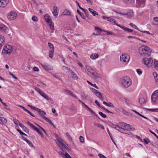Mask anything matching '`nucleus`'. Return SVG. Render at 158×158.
<instances>
[{"label":"nucleus","instance_id":"58836bf2","mask_svg":"<svg viewBox=\"0 0 158 158\" xmlns=\"http://www.w3.org/2000/svg\"><path fill=\"white\" fill-rule=\"evenodd\" d=\"M63 14L64 15H69L71 14V12L69 10H65L64 11Z\"/></svg>","mask_w":158,"mask_h":158},{"label":"nucleus","instance_id":"052dcab7","mask_svg":"<svg viewBox=\"0 0 158 158\" xmlns=\"http://www.w3.org/2000/svg\"><path fill=\"white\" fill-rule=\"evenodd\" d=\"M47 121L51 125L53 126L54 127H55V126L54 125L53 123L50 119H48Z\"/></svg>","mask_w":158,"mask_h":158},{"label":"nucleus","instance_id":"5fc2aeb1","mask_svg":"<svg viewBox=\"0 0 158 158\" xmlns=\"http://www.w3.org/2000/svg\"><path fill=\"white\" fill-rule=\"evenodd\" d=\"M98 155L100 158H107L103 155H102L101 154L99 153L98 154Z\"/></svg>","mask_w":158,"mask_h":158},{"label":"nucleus","instance_id":"4be33fe9","mask_svg":"<svg viewBox=\"0 0 158 158\" xmlns=\"http://www.w3.org/2000/svg\"><path fill=\"white\" fill-rule=\"evenodd\" d=\"M43 67L46 70L48 71L49 70H51V67L50 65H45L43 64H41Z\"/></svg>","mask_w":158,"mask_h":158},{"label":"nucleus","instance_id":"6e6552de","mask_svg":"<svg viewBox=\"0 0 158 158\" xmlns=\"http://www.w3.org/2000/svg\"><path fill=\"white\" fill-rule=\"evenodd\" d=\"M2 52L6 54H10L12 51V48L11 46L9 45H6L4 48Z\"/></svg>","mask_w":158,"mask_h":158},{"label":"nucleus","instance_id":"3c124183","mask_svg":"<svg viewBox=\"0 0 158 158\" xmlns=\"http://www.w3.org/2000/svg\"><path fill=\"white\" fill-rule=\"evenodd\" d=\"M107 106L112 108L114 107V105L110 102L108 103Z\"/></svg>","mask_w":158,"mask_h":158},{"label":"nucleus","instance_id":"a18cd8bd","mask_svg":"<svg viewBox=\"0 0 158 158\" xmlns=\"http://www.w3.org/2000/svg\"><path fill=\"white\" fill-rule=\"evenodd\" d=\"M97 96L98 98H102V95L98 91L95 94Z\"/></svg>","mask_w":158,"mask_h":158},{"label":"nucleus","instance_id":"4d7b16f0","mask_svg":"<svg viewBox=\"0 0 158 158\" xmlns=\"http://www.w3.org/2000/svg\"><path fill=\"white\" fill-rule=\"evenodd\" d=\"M9 73L10 75L11 76L14 78L16 79H18V78H17V77H16L14 74H13L11 73L10 72Z\"/></svg>","mask_w":158,"mask_h":158},{"label":"nucleus","instance_id":"e2e57ef3","mask_svg":"<svg viewBox=\"0 0 158 158\" xmlns=\"http://www.w3.org/2000/svg\"><path fill=\"white\" fill-rule=\"evenodd\" d=\"M95 30H96L99 32H101L102 31L101 29L98 27H95Z\"/></svg>","mask_w":158,"mask_h":158},{"label":"nucleus","instance_id":"864d4df0","mask_svg":"<svg viewBox=\"0 0 158 158\" xmlns=\"http://www.w3.org/2000/svg\"><path fill=\"white\" fill-rule=\"evenodd\" d=\"M137 73L140 75L142 74V71L140 69H137L136 70Z\"/></svg>","mask_w":158,"mask_h":158},{"label":"nucleus","instance_id":"b1692460","mask_svg":"<svg viewBox=\"0 0 158 158\" xmlns=\"http://www.w3.org/2000/svg\"><path fill=\"white\" fill-rule=\"evenodd\" d=\"M20 127L23 129V130L25 132L28 133L29 132V130L25 126L22 124H20Z\"/></svg>","mask_w":158,"mask_h":158},{"label":"nucleus","instance_id":"c9c22d12","mask_svg":"<svg viewBox=\"0 0 158 158\" xmlns=\"http://www.w3.org/2000/svg\"><path fill=\"white\" fill-rule=\"evenodd\" d=\"M121 100L123 101L126 102L127 104H128L129 103V100L127 99L126 97H123L121 98Z\"/></svg>","mask_w":158,"mask_h":158},{"label":"nucleus","instance_id":"0e129e2a","mask_svg":"<svg viewBox=\"0 0 158 158\" xmlns=\"http://www.w3.org/2000/svg\"><path fill=\"white\" fill-rule=\"evenodd\" d=\"M95 102L98 106L99 107H101V105L97 100H96L95 101Z\"/></svg>","mask_w":158,"mask_h":158},{"label":"nucleus","instance_id":"39448f33","mask_svg":"<svg viewBox=\"0 0 158 158\" xmlns=\"http://www.w3.org/2000/svg\"><path fill=\"white\" fill-rule=\"evenodd\" d=\"M57 139L59 143L56 142V143L60 147L62 151L64 152H65V153L67 150L68 151L69 148L68 147L64 144L61 140H59V139H58L57 138Z\"/></svg>","mask_w":158,"mask_h":158},{"label":"nucleus","instance_id":"473e14b6","mask_svg":"<svg viewBox=\"0 0 158 158\" xmlns=\"http://www.w3.org/2000/svg\"><path fill=\"white\" fill-rule=\"evenodd\" d=\"M143 109L152 112H158V109H150L143 108Z\"/></svg>","mask_w":158,"mask_h":158},{"label":"nucleus","instance_id":"774afa93","mask_svg":"<svg viewBox=\"0 0 158 158\" xmlns=\"http://www.w3.org/2000/svg\"><path fill=\"white\" fill-rule=\"evenodd\" d=\"M70 109L74 111L76 110V108H75V106H72L71 107Z\"/></svg>","mask_w":158,"mask_h":158},{"label":"nucleus","instance_id":"2eb2a0df","mask_svg":"<svg viewBox=\"0 0 158 158\" xmlns=\"http://www.w3.org/2000/svg\"><path fill=\"white\" fill-rule=\"evenodd\" d=\"M8 3V1H0V7H5Z\"/></svg>","mask_w":158,"mask_h":158},{"label":"nucleus","instance_id":"6ab92c4d","mask_svg":"<svg viewBox=\"0 0 158 158\" xmlns=\"http://www.w3.org/2000/svg\"><path fill=\"white\" fill-rule=\"evenodd\" d=\"M44 17L45 19L48 23H51V22H52V21L51 19L50 16L48 15H45Z\"/></svg>","mask_w":158,"mask_h":158},{"label":"nucleus","instance_id":"393cba45","mask_svg":"<svg viewBox=\"0 0 158 158\" xmlns=\"http://www.w3.org/2000/svg\"><path fill=\"white\" fill-rule=\"evenodd\" d=\"M40 94L47 100H49V98L47 95L42 91L40 92Z\"/></svg>","mask_w":158,"mask_h":158},{"label":"nucleus","instance_id":"c03bdc74","mask_svg":"<svg viewBox=\"0 0 158 158\" xmlns=\"http://www.w3.org/2000/svg\"><path fill=\"white\" fill-rule=\"evenodd\" d=\"M26 142H27V143L29 145L33 147V145L32 143L29 140L27 139L25 141Z\"/></svg>","mask_w":158,"mask_h":158},{"label":"nucleus","instance_id":"a211bd4d","mask_svg":"<svg viewBox=\"0 0 158 158\" xmlns=\"http://www.w3.org/2000/svg\"><path fill=\"white\" fill-rule=\"evenodd\" d=\"M7 122L6 119L4 117H0V123L1 124L4 125Z\"/></svg>","mask_w":158,"mask_h":158},{"label":"nucleus","instance_id":"de8ad7c7","mask_svg":"<svg viewBox=\"0 0 158 158\" xmlns=\"http://www.w3.org/2000/svg\"><path fill=\"white\" fill-rule=\"evenodd\" d=\"M143 140L145 143L147 144H148L150 142V140L148 138H146L143 139Z\"/></svg>","mask_w":158,"mask_h":158},{"label":"nucleus","instance_id":"8fccbe9b","mask_svg":"<svg viewBox=\"0 0 158 158\" xmlns=\"http://www.w3.org/2000/svg\"><path fill=\"white\" fill-rule=\"evenodd\" d=\"M32 19L34 21H37L38 20V18L35 16L32 17Z\"/></svg>","mask_w":158,"mask_h":158},{"label":"nucleus","instance_id":"2f4dec72","mask_svg":"<svg viewBox=\"0 0 158 158\" xmlns=\"http://www.w3.org/2000/svg\"><path fill=\"white\" fill-rule=\"evenodd\" d=\"M77 12L79 15L82 18L84 19H85V18L84 16V14L83 13H81L79 10H77Z\"/></svg>","mask_w":158,"mask_h":158},{"label":"nucleus","instance_id":"e433bc0d","mask_svg":"<svg viewBox=\"0 0 158 158\" xmlns=\"http://www.w3.org/2000/svg\"><path fill=\"white\" fill-rule=\"evenodd\" d=\"M154 68L156 69H158V61H154L153 64Z\"/></svg>","mask_w":158,"mask_h":158},{"label":"nucleus","instance_id":"f704fd0d","mask_svg":"<svg viewBox=\"0 0 158 158\" xmlns=\"http://www.w3.org/2000/svg\"><path fill=\"white\" fill-rule=\"evenodd\" d=\"M139 102L141 105L146 103L145 100L143 98H140L139 99Z\"/></svg>","mask_w":158,"mask_h":158},{"label":"nucleus","instance_id":"5701e85b","mask_svg":"<svg viewBox=\"0 0 158 158\" xmlns=\"http://www.w3.org/2000/svg\"><path fill=\"white\" fill-rule=\"evenodd\" d=\"M67 94H68L69 95H70L71 96L73 97L76 99H77V96L75 94H74L73 92H72L70 90H67Z\"/></svg>","mask_w":158,"mask_h":158},{"label":"nucleus","instance_id":"37998d69","mask_svg":"<svg viewBox=\"0 0 158 158\" xmlns=\"http://www.w3.org/2000/svg\"><path fill=\"white\" fill-rule=\"evenodd\" d=\"M94 125L95 126H97V127H98L101 128L102 129H104V127L102 126V125L99 124L98 123H95Z\"/></svg>","mask_w":158,"mask_h":158},{"label":"nucleus","instance_id":"69168bd1","mask_svg":"<svg viewBox=\"0 0 158 158\" xmlns=\"http://www.w3.org/2000/svg\"><path fill=\"white\" fill-rule=\"evenodd\" d=\"M153 20L155 22H157L158 23V17H154L153 18Z\"/></svg>","mask_w":158,"mask_h":158},{"label":"nucleus","instance_id":"ea45409f","mask_svg":"<svg viewBox=\"0 0 158 158\" xmlns=\"http://www.w3.org/2000/svg\"><path fill=\"white\" fill-rule=\"evenodd\" d=\"M48 23L49 24L50 27L51 29L52 32L53 33L54 29V25L52 24V22H51V23Z\"/></svg>","mask_w":158,"mask_h":158},{"label":"nucleus","instance_id":"aec40b11","mask_svg":"<svg viewBox=\"0 0 158 158\" xmlns=\"http://www.w3.org/2000/svg\"><path fill=\"white\" fill-rule=\"evenodd\" d=\"M4 42V37L0 35V50L2 47L3 43Z\"/></svg>","mask_w":158,"mask_h":158},{"label":"nucleus","instance_id":"c756f323","mask_svg":"<svg viewBox=\"0 0 158 158\" xmlns=\"http://www.w3.org/2000/svg\"><path fill=\"white\" fill-rule=\"evenodd\" d=\"M129 25L130 26H131L132 27L138 30L139 31L142 32V31L140 30L138 28V27L136 26L135 25V24H133V23H130L129 24Z\"/></svg>","mask_w":158,"mask_h":158},{"label":"nucleus","instance_id":"680f3d73","mask_svg":"<svg viewBox=\"0 0 158 158\" xmlns=\"http://www.w3.org/2000/svg\"><path fill=\"white\" fill-rule=\"evenodd\" d=\"M31 108L33 110L37 111L38 110H40L39 108H37L34 106H31Z\"/></svg>","mask_w":158,"mask_h":158},{"label":"nucleus","instance_id":"f3484780","mask_svg":"<svg viewBox=\"0 0 158 158\" xmlns=\"http://www.w3.org/2000/svg\"><path fill=\"white\" fill-rule=\"evenodd\" d=\"M27 124L28 125L30 126L32 129L34 130L37 132L39 130L37 127L34 126L32 123L28 121L27 122Z\"/></svg>","mask_w":158,"mask_h":158},{"label":"nucleus","instance_id":"bf43d9fd","mask_svg":"<svg viewBox=\"0 0 158 158\" xmlns=\"http://www.w3.org/2000/svg\"><path fill=\"white\" fill-rule=\"evenodd\" d=\"M149 131L151 133L153 134L156 137V138L158 139V136L156 135L155 134L154 132L152 131L151 130H149Z\"/></svg>","mask_w":158,"mask_h":158},{"label":"nucleus","instance_id":"0eeeda50","mask_svg":"<svg viewBox=\"0 0 158 158\" xmlns=\"http://www.w3.org/2000/svg\"><path fill=\"white\" fill-rule=\"evenodd\" d=\"M130 58L129 55L127 54H122L120 56L121 61L123 62H126L127 63L129 62Z\"/></svg>","mask_w":158,"mask_h":158},{"label":"nucleus","instance_id":"412c9836","mask_svg":"<svg viewBox=\"0 0 158 158\" xmlns=\"http://www.w3.org/2000/svg\"><path fill=\"white\" fill-rule=\"evenodd\" d=\"M60 154L64 158H72L68 153L66 152H65V154H64V153L61 152Z\"/></svg>","mask_w":158,"mask_h":158},{"label":"nucleus","instance_id":"c85d7f7f","mask_svg":"<svg viewBox=\"0 0 158 158\" xmlns=\"http://www.w3.org/2000/svg\"><path fill=\"white\" fill-rule=\"evenodd\" d=\"M153 75L154 76L156 83L158 84V74L157 73L154 72L153 73Z\"/></svg>","mask_w":158,"mask_h":158},{"label":"nucleus","instance_id":"9b49d317","mask_svg":"<svg viewBox=\"0 0 158 158\" xmlns=\"http://www.w3.org/2000/svg\"><path fill=\"white\" fill-rule=\"evenodd\" d=\"M136 3L137 7H142L145 5V2L144 1H136Z\"/></svg>","mask_w":158,"mask_h":158},{"label":"nucleus","instance_id":"7c9ffc66","mask_svg":"<svg viewBox=\"0 0 158 158\" xmlns=\"http://www.w3.org/2000/svg\"><path fill=\"white\" fill-rule=\"evenodd\" d=\"M81 98L82 100H86L88 96V95H86L85 94L81 93Z\"/></svg>","mask_w":158,"mask_h":158},{"label":"nucleus","instance_id":"603ef678","mask_svg":"<svg viewBox=\"0 0 158 158\" xmlns=\"http://www.w3.org/2000/svg\"><path fill=\"white\" fill-rule=\"evenodd\" d=\"M90 90L92 91V92H93L94 94H95L98 91L97 90L95 89L91 88H90Z\"/></svg>","mask_w":158,"mask_h":158},{"label":"nucleus","instance_id":"4468645a","mask_svg":"<svg viewBox=\"0 0 158 158\" xmlns=\"http://www.w3.org/2000/svg\"><path fill=\"white\" fill-rule=\"evenodd\" d=\"M54 11L52 12V13L54 16L56 18L58 14V10L57 9V7L56 6H55L53 7Z\"/></svg>","mask_w":158,"mask_h":158},{"label":"nucleus","instance_id":"9d476101","mask_svg":"<svg viewBox=\"0 0 158 158\" xmlns=\"http://www.w3.org/2000/svg\"><path fill=\"white\" fill-rule=\"evenodd\" d=\"M151 99L155 102L157 99H158V90L155 91L151 96Z\"/></svg>","mask_w":158,"mask_h":158},{"label":"nucleus","instance_id":"bb28decb","mask_svg":"<svg viewBox=\"0 0 158 158\" xmlns=\"http://www.w3.org/2000/svg\"><path fill=\"white\" fill-rule=\"evenodd\" d=\"M99 55L97 53L92 54L90 56V58L93 59L95 60L98 57Z\"/></svg>","mask_w":158,"mask_h":158},{"label":"nucleus","instance_id":"a19ab883","mask_svg":"<svg viewBox=\"0 0 158 158\" xmlns=\"http://www.w3.org/2000/svg\"><path fill=\"white\" fill-rule=\"evenodd\" d=\"M53 52L54 50H50L49 52V56L50 58H52V57Z\"/></svg>","mask_w":158,"mask_h":158},{"label":"nucleus","instance_id":"338daca9","mask_svg":"<svg viewBox=\"0 0 158 158\" xmlns=\"http://www.w3.org/2000/svg\"><path fill=\"white\" fill-rule=\"evenodd\" d=\"M33 70L35 71H39V68L36 67H34Z\"/></svg>","mask_w":158,"mask_h":158},{"label":"nucleus","instance_id":"1a4fd4ad","mask_svg":"<svg viewBox=\"0 0 158 158\" xmlns=\"http://www.w3.org/2000/svg\"><path fill=\"white\" fill-rule=\"evenodd\" d=\"M17 16L16 12L14 11H11L10 13L7 16V18L10 20H13L15 19Z\"/></svg>","mask_w":158,"mask_h":158},{"label":"nucleus","instance_id":"dca6fc26","mask_svg":"<svg viewBox=\"0 0 158 158\" xmlns=\"http://www.w3.org/2000/svg\"><path fill=\"white\" fill-rule=\"evenodd\" d=\"M27 124L28 125L30 126L32 129L34 130L37 132L39 130L37 127L34 126L32 123L28 121L27 122Z\"/></svg>","mask_w":158,"mask_h":158},{"label":"nucleus","instance_id":"f8f14e48","mask_svg":"<svg viewBox=\"0 0 158 158\" xmlns=\"http://www.w3.org/2000/svg\"><path fill=\"white\" fill-rule=\"evenodd\" d=\"M69 74L71 75L72 78L74 80H77L78 79V76L77 75L70 69H69Z\"/></svg>","mask_w":158,"mask_h":158},{"label":"nucleus","instance_id":"20e7f679","mask_svg":"<svg viewBox=\"0 0 158 158\" xmlns=\"http://www.w3.org/2000/svg\"><path fill=\"white\" fill-rule=\"evenodd\" d=\"M120 82L123 87L126 88L130 86L132 84L131 79L127 77H122L120 80Z\"/></svg>","mask_w":158,"mask_h":158},{"label":"nucleus","instance_id":"4c0bfd02","mask_svg":"<svg viewBox=\"0 0 158 158\" xmlns=\"http://www.w3.org/2000/svg\"><path fill=\"white\" fill-rule=\"evenodd\" d=\"M48 45L49 47L50 48V50H54V46L50 42L48 43Z\"/></svg>","mask_w":158,"mask_h":158},{"label":"nucleus","instance_id":"09e8293b","mask_svg":"<svg viewBox=\"0 0 158 158\" xmlns=\"http://www.w3.org/2000/svg\"><path fill=\"white\" fill-rule=\"evenodd\" d=\"M99 114L103 118H106V114L103 113L102 112H99Z\"/></svg>","mask_w":158,"mask_h":158},{"label":"nucleus","instance_id":"7ed1b4c3","mask_svg":"<svg viewBox=\"0 0 158 158\" xmlns=\"http://www.w3.org/2000/svg\"><path fill=\"white\" fill-rule=\"evenodd\" d=\"M139 50L140 55L143 56H149L151 52V50L149 48L145 45H143L140 47Z\"/></svg>","mask_w":158,"mask_h":158},{"label":"nucleus","instance_id":"13d9d810","mask_svg":"<svg viewBox=\"0 0 158 158\" xmlns=\"http://www.w3.org/2000/svg\"><path fill=\"white\" fill-rule=\"evenodd\" d=\"M35 89L36 91H37L39 94H40V92H41L42 91L41 90V89H39L37 87H35Z\"/></svg>","mask_w":158,"mask_h":158},{"label":"nucleus","instance_id":"cd10ccee","mask_svg":"<svg viewBox=\"0 0 158 158\" xmlns=\"http://www.w3.org/2000/svg\"><path fill=\"white\" fill-rule=\"evenodd\" d=\"M7 27L3 24L0 25V30L5 32L7 30Z\"/></svg>","mask_w":158,"mask_h":158},{"label":"nucleus","instance_id":"79ce46f5","mask_svg":"<svg viewBox=\"0 0 158 158\" xmlns=\"http://www.w3.org/2000/svg\"><path fill=\"white\" fill-rule=\"evenodd\" d=\"M40 110H38L37 111L40 113V114L42 116L43 115V114L45 115L46 114V112L43 110H42L41 109H39Z\"/></svg>","mask_w":158,"mask_h":158},{"label":"nucleus","instance_id":"f257e3e1","mask_svg":"<svg viewBox=\"0 0 158 158\" xmlns=\"http://www.w3.org/2000/svg\"><path fill=\"white\" fill-rule=\"evenodd\" d=\"M86 71L88 75L94 80L100 82L102 81L101 76L90 67L87 66L85 68Z\"/></svg>","mask_w":158,"mask_h":158},{"label":"nucleus","instance_id":"f03ea898","mask_svg":"<svg viewBox=\"0 0 158 158\" xmlns=\"http://www.w3.org/2000/svg\"><path fill=\"white\" fill-rule=\"evenodd\" d=\"M115 128L121 133H125V131L130 130V125L124 123H119L115 126Z\"/></svg>","mask_w":158,"mask_h":158},{"label":"nucleus","instance_id":"49530a36","mask_svg":"<svg viewBox=\"0 0 158 158\" xmlns=\"http://www.w3.org/2000/svg\"><path fill=\"white\" fill-rule=\"evenodd\" d=\"M83 12H84L85 15V16H86V17H87V18H89V15L88 14V12L87 10H85L84 9V10H82Z\"/></svg>","mask_w":158,"mask_h":158},{"label":"nucleus","instance_id":"a878e982","mask_svg":"<svg viewBox=\"0 0 158 158\" xmlns=\"http://www.w3.org/2000/svg\"><path fill=\"white\" fill-rule=\"evenodd\" d=\"M88 10L94 16H95L96 15H98V13L93 9L89 8Z\"/></svg>","mask_w":158,"mask_h":158},{"label":"nucleus","instance_id":"423d86ee","mask_svg":"<svg viewBox=\"0 0 158 158\" xmlns=\"http://www.w3.org/2000/svg\"><path fill=\"white\" fill-rule=\"evenodd\" d=\"M143 61L144 64L148 67H150L152 65L153 60L151 58L144 57L143 59Z\"/></svg>","mask_w":158,"mask_h":158},{"label":"nucleus","instance_id":"6e6d98bb","mask_svg":"<svg viewBox=\"0 0 158 158\" xmlns=\"http://www.w3.org/2000/svg\"><path fill=\"white\" fill-rule=\"evenodd\" d=\"M79 139H80V142L81 143H83L84 142V138L82 136H80Z\"/></svg>","mask_w":158,"mask_h":158},{"label":"nucleus","instance_id":"ddd939ff","mask_svg":"<svg viewBox=\"0 0 158 158\" xmlns=\"http://www.w3.org/2000/svg\"><path fill=\"white\" fill-rule=\"evenodd\" d=\"M116 25L117 26L119 27H120L121 29H123L125 31H127L128 32H132L133 31V30H132L131 29H129V28H128V27H126L124 26H120V25L117 24H116Z\"/></svg>","mask_w":158,"mask_h":158},{"label":"nucleus","instance_id":"72a5a7b5","mask_svg":"<svg viewBox=\"0 0 158 158\" xmlns=\"http://www.w3.org/2000/svg\"><path fill=\"white\" fill-rule=\"evenodd\" d=\"M13 121L14 123L16 125H19L20 126V124H21L18 120L16 118H14Z\"/></svg>","mask_w":158,"mask_h":158}]
</instances>
